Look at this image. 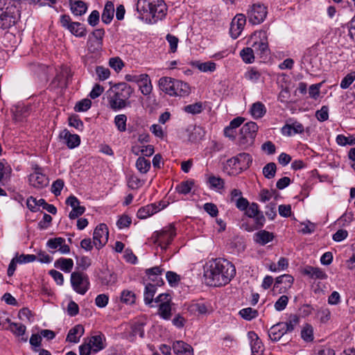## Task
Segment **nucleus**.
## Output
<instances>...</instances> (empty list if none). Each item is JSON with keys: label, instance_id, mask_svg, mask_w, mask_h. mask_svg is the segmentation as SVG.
Returning a JSON list of instances; mask_svg holds the SVG:
<instances>
[{"label": "nucleus", "instance_id": "1", "mask_svg": "<svg viewBox=\"0 0 355 355\" xmlns=\"http://www.w3.org/2000/svg\"><path fill=\"white\" fill-rule=\"evenodd\" d=\"M235 274L234 266L225 259L209 260L204 267L206 283L211 286H222L228 284Z\"/></svg>", "mask_w": 355, "mask_h": 355}, {"label": "nucleus", "instance_id": "2", "mask_svg": "<svg viewBox=\"0 0 355 355\" xmlns=\"http://www.w3.org/2000/svg\"><path fill=\"white\" fill-rule=\"evenodd\" d=\"M137 10L141 19L154 24L165 17L167 8L163 0H138Z\"/></svg>", "mask_w": 355, "mask_h": 355}, {"label": "nucleus", "instance_id": "3", "mask_svg": "<svg viewBox=\"0 0 355 355\" xmlns=\"http://www.w3.org/2000/svg\"><path fill=\"white\" fill-rule=\"evenodd\" d=\"M108 92L107 99L110 108L119 110L126 106V100L131 96L133 89L127 83H121L115 85Z\"/></svg>", "mask_w": 355, "mask_h": 355}, {"label": "nucleus", "instance_id": "4", "mask_svg": "<svg viewBox=\"0 0 355 355\" xmlns=\"http://www.w3.org/2000/svg\"><path fill=\"white\" fill-rule=\"evenodd\" d=\"M176 235L174 225L170 224L163 227L160 231H156L151 236L153 242L159 246L162 249H166L172 242Z\"/></svg>", "mask_w": 355, "mask_h": 355}, {"label": "nucleus", "instance_id": "5", "mask_svg": "<svg viewBox=\"0 0 355 355\" xmlns=\"http://www.w3.org/2000/svg\"><path fill=\"white\" fill-rule=\"evenodd\" d=\"M257 130L258 125L254 122L250 121L244 124L240 130L239 145L243 148L251 146L254 143Z\"/></svg>", "mask_w": 355, "mask_h": 355}, {"label": "nucleus", "instance_id": "6", "mask_svg": "<svg viewBox=\"0 0 355 355\" xmlns=\"http://www.w3.org/2000/svg\"><path fill=\"white\" fill-rule=\"evenodd\" d=\"M253 41L252 50L254 53L262 57L268 52V34L265 30H260L254 33L252 36Z\"/></svg>", "mask_w": 355, "mask_h": 355}, {"label": "nucleus", "instance_id": "7", "mask_svg": "<svg viewBox=\"0 0 355 355\" xmlns=\"http://www.w3.org/2000/svg\"><path fill=\"white\" fill-rule=\"evenodd\" d=\"M15 8L6 6L4 0H0V28L7 29L15 25L16 17L14 15Z\"/></svg>", "mask_w": 355, "mask_h": 355}, {"label": "nucleus", "instance_id": "8", "mask_svg": "<svg viewBox=\"0 0 355 355\" xmlns=\"http://www.w3.org/2000/svg\"><path fill=\"white\" fill-rule=\"evenodd\" d=\"M60 22L63 28L68 30L76 37H83L87 34V30L84 25L80 22L72 21L70 16L68 15H61Z\"/></svg>", "mask_w": 355, "mask_h": 355}, {"label": "nucleus", "instance_id": "9", "mask_svg": "<svg viewBox=\"0 0 355 355\" xmlns=\"http://www.w3.org/2000/svg\"><path fill=\"white\" fill-rule=\"evenodd\" d=\"M71 284L73 290L80 295H84L89 288V281L87 275L73 272L71 275Z\"/></svg>", "mask_w": 355, "mask_h": 355}, {"label": "nucleus", "instance_id": "10", "mask_svg": "<svg viewBox=\"0 0 355 355\" xmlns=\"http://www.w3.org/2000/svg\"><path fill=\"white\" fill-rule=\"evenodd\" d=\"M267 13L266 6L261 3H254L248 11L249 21L253 24H259L265 20Z\"/></svg>", "mask_w": 355, "mask_h": 355}, {"label": "nucleus", "instance_id": "11", "mask_svg": "<svg viewBox=\"0 0 355 355\" xmlns=\"http://www.w3.org/2000/svg\"><path fill=\"white\" fill-rule=\"evenodd\" d=\"M33 172L28 178L29 184L36 189H43L49 184V178L43 173V170L38 165L33 166Z\"/></svg>", "mask_w": 355, "mask_h": 355}, {"label": "nucleus", "instance_id": "12", "mask_svg": "<svg viewBox=\"0 0 355 355\" xmlns=\"http://www.w3.org/2000/svg\"><path fill=\"white\" fill-rule=\"evenodd\" d=\"M109 232L107 225L101 223L95 228L93 234V243L97 249L102 248L107 242Z\"/></svg>", "mask_w": 355, "mask_h": 355}, {"label": "nucleus", "instance_id": "13", "mask_svg": "<svg viewBox=\"0 0 355 355\" xmlns=\"http://www.w3.org/2000/svg\"><path fill=\"white\" fill-rule=\"evenodd\" d=\"M245 214L249 217L254 220L257 227L259 228L263 226L266 219L263 213L259 210V205L252 202L248 208L245 210Z\"/></svg>", "mask_w": 355, "mask_h": 355}, {"label": "nucleus", "instance_id": "14", "mask_svg": "<svg viewBox=\"0 0 355 355\" xmlns=\"http://www.w3.org/2000/svg\"><path fill=\"white\" fill-rule=\"evenodd\" d=\"M246 23V17L243 14L236 15L232 19L230 33L232 38L236 39L241 33Z\"/></svg>", "mask_w": 355, "mask_h": 355}, {"label": "nucleus", "instance_id": "15", "mask_svg": "<svg viewBox=\"0 0 355 355\" xmlns=\"http://www.w3.org/2000/svg\"><path fill=\"white\" fill-rule=\"evenodd\" d=\"M66 204L72 208V210L69 214L70 219H76L83 215L85 211V207L80 206L79 200L73 195L67 198Z\"/></svg>", "mask_w": 355, "mask_h": 355}, {"label": "nucleus", "instance_id": "16", "mask_svg": "<svg viewBox=\"0 0 355 355\" xmlns=\"http://www.w3.org/2000/svg\"><path fill=\"white\" fill-rule=\"evenodd\" d=\"M166 207L165 204L162 205V202H159L158 205L150 204L145 207H141L137 213V216L139 218L144 219L153 214L161 211Z\"/></svg>", "mask_w": 355, "mask_h": 355}, {"label": "nucleus", "instance_id": "17", "mask_svg": "<svg viewBox=\"0 0 355 355\" xmlns=\"http://www.w3.org/2000/svg\"><path fill=\"white\" fill-rule=\"evenodd\" d=\"M91 347L92 352H98L105 347V338L104 335L100 334L98 335L92 336L90 338L85 339Z\"/></svg>", "mask_w": 355, "mask_h": 355}, {"label": "nucleus", "instance_id": "18", "mask_svg": "<svg viewBox=\"0 0 355 355\" xmlns=\"http://www.w3.org/2000/svg\"><path fill=\"white\" fill-rule=\"evenodd\" d=\"M163 269L159 266H155L151 268L146 269V274L150 283L157 285L158 286H162L164 284L162 278Z\"/></svg>", "mask_w": 355, "mask_h": 355}, {"label": "nucleus", "instance_id": "19", "mask_svg": "<svg viewBox=\"0 0 355 355\" xmlns=\"http://www.w3.org/2000/svg\"><path fill=\"white\" fill-rule=\"evenodd\" d=\"M175 81L176 79L171 77H162L158 81L159 88L165 94L171 96L172 94H174L173 91H174Z\"/></svg>", "mask_w": 355, "mask_h": 355}, {"label": "nucleus", "instance_id": "20", "mask_svg": "<svg viewBox=\"0 0 355 355\" xmlns=\"http://www.w3.org/2000/svg\"><path fill=\"white\" fill-rule=\"evenodd\" d=\"M69 7L75 16H82L87 10L88 5L82 0H69Z\"/></svg>", "mask_w": 355, "mask_h": 355}, {"label": "nucleus", "instance_id": "21", "mask_svg": "<svg viewBox=\"0 0 355 355\" xmlns=\"http://www.w3.org/2000/svg\"><path fill=\"white\" fill-rule=\"evenodd\" d=\"M60 137L65 140V143L69 148H74L79 146L80 143V137L76 134H71L67 130L61 132Z\"/></svg>", "mask_w": 355, "mask_h": 355}, {"label": "nucleus", "instance_id": "22", "mask_svg": "<svg viewBox=\"0 0 355 355\" xmlns=\"http://www.w3.org/2000/svg\"><path fill=\"white\" fill-rule=\"evenodd\" d=\"M293 281V277L290 275H283L279 276L275 279L274 288H278L280 284H284L283 288H280L279 289L280 293H284L292 286Z\"/></svg>", "mask_w": 355, "mask_h": 355}, {"label": "nucleus", "instance_id": "23", "mask_svg": "<svg viewBox=\"0 0 355 355\" xmlns=\"http://www.w3.org/2000/svg\"><path fill=\"white\" fill-rule=\"evenodd\" d=\"M173 349L178 355H193L192 347L182 340L173 343Z\"/></svg>", "mask_w": 355, "mask_h": 355}, {"label": "nucleus", "instance_id": "24", "mask_svg": "<svg viewBox=\"0 0 355 355\" xmlns=\"http://www.w3.org/2000/svg\"><path fill=\"white\" fill-rule=\"evenodd\" d=\"M285 325L282 324V322H279L272 327L268 330V336L272 341L279 340L285 334H286V331L284 329Z\"/></svg>", "mask_w": 355, "mask_h": 355}, {"label": "nucleus", "instance_id": "25", "mask_svg": "<svg viewBox=\"0 0 355 355\" xmlns=\"http://www.w3.org/2000/svg\"><path fill=\"white\" fill-rule=\"evenodd\" d=\"M84 332L85 329L83 326L77 324L69 330L66 340L70 343H77L80 341V338L84 334Z\"/></svg>", "mask_w": 355, "mask_h": 355}, {"label": "nucleus", "instance_id": "26", "mask_svg": "<svg viewBox=\"0 0 355 355\" xmlns=\"http://www.w3.org/2000/svg\"><path fill=\"white\" fill-rule=\"evenodd\" d=\"M248 336L251 339V350L253 355H261L263 351V346L261 340L258 338L257 335L250 331Z\"/></svg>", "mask_w": 355, "mask_h": 355}, {"label": "nucleus", "instance_id": "27", "mask_svg": "<svg viewBox=\"0 0 355 355\" xmlns=\"http://www.w3.org/2000/svg\"><path fill=\"white\" fill-rule=\"evenodd\" d=\"M157 285L152 283H148L145 287L144 293V298L146 304L149 305L150 307H155V306L153 304L155 301L154 295L157 291Z\"/></svg>", "mask_w": 355, "mask_h": 355}, {"label": "nucleus", "instance_id": "28", "mask_svg": "<svg viewBox=\"0 0 355 355\" xmlns=\"http://www.w3.org/2000/svg\"><path fill=\"white\" fill-rule=\"evenodd\" d=\"M9 326L6 328L7 329L10 330L13 334H15L16 336H21V340L23 342L27 341V338L24 337V335L26 332V327L25 325L21 324V323H17V322H12L10 320V322H8Z\"/></svg>", "mask_w": 355, "mask_h": 355}, {"label": "nucleus", "instance_id": "29", "mask_svg": "<svg viewBox=\"0 0 355 355\" xmlns=\"http://www.w3.org/2000/svg\"><path fill=\"white\" fill-rule=\"evenodd\" d=\"M174 83V91H173L174 94H171L172 96H186L189 94L190 87L187 83L179 80H176Z\"/></svg>", "mask_w": 355, "mask_h": 355}, {"label": "nucleus", "instance_id": "30", "mask_svg": "<svg viewBox=\"0 0 355 355\" xmlns=\"http://www.w3.org/2000/svg\"><path fill=\"white\" fill-rule=\"evenodd\" d=\"M304 274L312 279H325L327 275L321 268L313 266H306L304 269Z\"/></svg>", "mask_w": 355, "mask_h": 355}, {"label": "nucleus", "instance_id": "31", "mask_svg": "<svg viewBox=\"0 0 355 355\" xmlns=\"http://www.w3.org/2000/svg\"><path fill=\"white\" fill-rule=\"evenodd\" d=\"M250 112L254 119H261L266 114V107L263 103L260 101H257L251 105Z\"/></svg>", "mask_w": 355, "mask_h": 355}, {"label": "nucleus", "instance_id": "32", "mask_svg": "<svg viewBox=\"0 0 355 355\" xmlns=\"http://www.w3.org/2000/svg\"><path fill=\"white\" fill-rule=\"evenodd\" d=\"M236 157L238 161L239 171H241L249 168L252 162V158L248 153H239Z\"/></svg>", "mask_w": 355, "mask_h": 355}, {"label": "nucleus", "instance_id": "33", "mask_svg": "<svg viewBox=\"0 0 355 355\" xmlns=\"http://www.w3.org/2000/svg\"><path fill=\"white\" fill-rule=\"evenodd\" d=\"M114 13V6L112 1H107L103 9L101 19L103 22L107 24H110L113 19Z\"/></svg>", "mask_w": 355, "mask_h": 355}, {"label": "nucleus", "instance_id": "34", "mask_svg": "<svg viewBox=\"0 0 355 355\" xmlns=\"http://www.w3.org/2000/svg\"><path fill=\"white\" fill-rule=\"evenodd\" d=\"M273 238V234L266 230H261L254 234V241L262 245L272 241Z\"/></svg>", "mask_w": 355, "mask_h": 355}, {"label": "nucleus", "instance_id": "35", "mask_svg": "<svg viewBox=\"0 0 355 355\" xmlns=\"http://www.w3.org/2000/svg\"><path fill=\"white\" fill-rule=\"evenodd\" d=\"M54 266L64 272H69L73 268V261L71 259L60 258L55 261Z\"/></svg>", "mask_w": 355, "mask_h": 355}, {"label": "nucleus", "instance_id": "36", "mask_svg": "<svg viewBox=\"0 0 355 355\" xmlns=\"http://www.w3.org/2000/svg\"><path fill=\"white\" fill-rule=\"evenodd\" d=\"M189 311L196 315H205L209 313V307L202 302L192 303L189 306Z\"/></svg>", "mask_w": 355, "mask_h": 355}, {"label": "nucleus", "instance_id": "37", "mask_svg": "<svg viewBox=\"0 0 355 355\" xmlns=\"http://www.w3.org/2000/svg\"><path fill=\"white\" fill-rule=\"evenodd\" d=\"M141 80L139 82V87L141 92L144 96L149 95L153 89V85L151 84V80L148 74L146 73L144 76H142Z\"/></svg>", "mask_w": 355, "mask_h": 355}, {"label": "nucleus", "instance_id": "38", "mask_svg": "<svg viewBox=\"0 0 355 355\" xmlns=\"http://www.w3.org/2000/svg\"><path fill=\"white\" fill-rule=\"evenodd\" d=\"M158 307V314L159 316L164 320H169L171 317V303L166 304H157L155 305Z\"/></svg>", "mask_w": 355, "mask_h": 355}, {"label": "nucleus", "instance_id": "39", "mask_svg": "<svg viewBox=\"0 0 355 355\" xmlns=\"http://www.w3.org/2000/svg\"><path fill=\"white\" fill-rule=\"evenodd\" d=\"M196 68L202 72H214L216 69V64L212 61L205 62H196L195 64Z\"/></svg>", "mask_w": 355, "mask_h": 355}, {"label": "nucleus", "instance_id": "40", "mask_svg": "<svg viewBox=\"0 0 355 355\" xmlns=\"http://www.w3.org/2000/svg\"><path fill=\"white\" fill-rule=\"evenodd\" d=\"M136 167L141 173H146L150 168V162L144 157H139L136 161Z\"/></svg>", "mask_w": 355, "mask_h": 355}, {"label": "nucleus", "instance_id": "41", "mask_svg": "<svg viewBox=\"0 0 355 355\" xmlns=\"http://www.w3.org/2000/svg\"><path fill=\"white\" fill-rule=\"evenodd\" d=\"M301 337L306 342H311L313 340V329L309 324H306L301 331Z\"/></svg>", "mask_w": 355, "mask_h": 355}, {"label": "nucleus", "instance_id": "42", "mask_svg": "<svg viewBox=\"0 0 355 355\" xmlns=\"http://www.w3.org/2000/svg\"><path fill=\"white\" fill-rule=\"evenodd\" d=\"M254 52L252 48L247 47L242 49L240 55L245 63H252L254 60Z\"/></svg>", "mask_w": 355, "mask_h": 355}, {"label": "nucleus", "instance_id": "43", "mask_svg": "<svg viewBox=\"0 0 355 355\" xmlns=\"http://www.w3.org/2000/svg\"><path fill=\"white\" fill-rule=\"evenodd\" d=\"M277 166L275 163L270 162L263 168V174L265 178L272 179L275 176Z\"/></svg>", "mask_w": 355, "mask_h": 355}, {"label": "nucleus", "instance_id": "44", "mask_svg": "<svg viewBox=\"0 0 355 355\" xmlns=\"http://www.w3.org/2000/svg\"><path fill=\"white\" fill-rule=\"evenodd\" d=\"M98 79L100 81H104L109 78L110 71L108 68L103 66H97L95 69Z\"/></svg>", "mask_w": 355, "mask_h": 355}, {"label": "nucleus", "instance_id": "45", "mask_svg": "<svg viewBox=\"0 0 355 355\" xmlns=\"http://www.w3.org/2000/svg\"><path fill=\"white\" fill-rule=\"evenodd\" d=\"M127 116L125 114L116 115L114 118V123L117 129L120 132L126 130Z\"/></svg>", "mask_w": 355, "mask_h": 355}, {"label": "nucleus", "instance_id": "46", "mask_svg": "<svg viewBox=\"0 0 355 355\" xmlns=\"http://www.w3.org/2000/svg\"><path fill=\"white\" fill-rule=\"evenodd\" d=\"M101 47L102 42L89 37L87 41V49L89 52L92 53H97L101 51Z\"/></svg>", "mask_w": 355, "mask_h": 355}, {"label": "nucleus", "instance_id": "47", "mask_svg": "<svg viewBox=\"0 0 355 355\" xmlns=\"http://www.w3.org/2000/svg\"><path fill=\"white\" fill-rule=\"evenodd\" d=\"M241 316L247 320H251L258 315V311L250 307L243 309L239 311Z\"/></svg>", "mask_w": 355, "mask_h": 355}, {"label": "nucleus", "instance_id": "48", "mask_svg": "<svg viewBox=\"0 0 355 355\" xmlns=\"http://www.w3.org/2000/svg\"><path fill=\"white\" fill-rule=\"evenodd\" d=\"M208 182L210 184L211 188L220 190L224 187V181L219 177L211 175L208 178Z\"/></svg>", "mask_w": 355, "mask_h": 355}, {"label": "nucleus", "instance_id": "49", "mask_svg": "<svg viewBox=\"0 0 355 355\" xmlns=\"http://www.w3.org/2000/svg\"><path fill=\"white\" fill-rule=\"evenodd\" d=\"M144 324L143 322H135L132 324L131 329V337H135L139 335V337L144 338Z\"/></svg>", "mask_w": 355, "mask_h": 355}, {"label": "nucleus", "instance_id": "50", "mask_svg": "<svg viewBox=\"0 0 355 355\" xmlns=\"http://www.w3.org/2000/svg\"><path fill=\"white\" fill-rule=\"evenodd\" d=\"M92 105V102L89 99H83L76 104L74 110L76 112H85L88 110Z\"/></svg>", "mask_w": 355, "mask_h": 355}, {"label": "nucleus", "instance_id": "51", "mask_svg": "<svg viewBox=\"0 0 355 355\" xmlns=\"http://www.w3.org/2000/svg\"><path fill=\"white\" fill-rule=\"evenodd\" d=\"M193 185V182L192 181H185L180 183L179 185L177 186L176 190L180 193L182 194H187L189 193Z\"/></svg>", "mask_w": 355, "mask_h": 355}, {"label": "nucleus", "instance_id": "52", "mask_svg": "<svg viewBox=\"0 0 355 355\" xmlns=\"http://www.w3.org/2000/svg\"><path fill=\"white\" fill-rule=\"evenodd\" d=\"M336 142L340 146H345L347 144L354 145L355 138L352 136L347 137L343 135H338L336 137Z\"/></svg>", "mask_w": 355, "mask_h": 355}, {"label": "nucleus", "instance_id": "53", "mask_svg": "<svg viewBox=\"0 0 355 355\" xmlns=\"http://www.w3.org/2000/svg\"><path fill=\"white\" fill-rule=\"evenodd\" d=\"M184 111L187 113L193 114H199L202 110V105L201 103H196L193 104L188 105L184 107Z\"/></svg>", "mask_w": 355, "mask_h": 355}, {"label": "nucleus", "instance_id": "54", "mask_svg": "<svg viewBox=\"0 0 355 355\" xmlns=\"http://www.w3.org/2000/svg\"><path fill=\"white\" fill-rule=\"evenodd\" d=\"M64 185V181L61 179H58L53 182L51 191L55 196H58L60 195L61 191L63 189Z\"/></svg>", "mask_w": 355, "mask_h": 355}, {"label": "nucleus", "instance_id": "55", "mask_svg": "<svg viewBox=\"0 0 355 355\" xmlns=\"http://www.w3.org/2000/svg\"><path fill=\"white\" fill-rule=\"evenodd\" d=\"M355 80V71L351 72L345 76L340 82L342 89L348 88Z\"/></svg>", "mask_w": 355, "mask_h": 355}, {"label": "nucleus", "instance_id": "56", "mask_svg": "<svg viewBox=\"0 0 355 355\" xmlns=\"http://www.w3.org/2000/svg\"><path fill=\"white\" fill-rule=\"evenodd\" d=\"M288 297L286 295H282L275 303V309L277 311L284 310L288 304Z\"/></svg>", "mask_w": 355, "mask_h": 355}, {"label": "nucleus", "instance_id": "57", "mask_svg": "<svg viewBox=\"0 0 355 355\" xmlns=\"http://www.w3.org/2000/svg\"><path fill=\"white\" fill-rule=\"evenodd\" d=\"M29 343L32 346L33 350L34 352H38L39 351L38 347H40L41 346V343H42L41 336L37 334H32V336H31Z\"/></svg>", "mask_w": 355, "mask_h": 355}, {"label": "nucleus", "instance_id": "58", "mask_svg": "<svg viewBox=\"0 0 355 355\" xmlns=\"http://www.w3.org/2000/svg\"><path fill=\"white\" fill-rule=\"evenodd\" d=\"M298 323L299 318L295 315L291 316L288 322H282V324L285 325L284 329H286V332L292 331Z\"/></svg>", "mask_w": 355, "mask_h": 355}, {"label": "nucleus", "instance_id": "59", "mask_svg": "<svg viewBox=\"0 0 355 355\" xmlns=\"http://www.w3.org/2000/svg\"><path fill=\"white\" fill-rule=\"evenodd\" d=\"M109 65L116 71H121L124 66L121 59L118 57L110 58L109 60Z\"/></svg>", "mask_w": 355, "mask_h": 355}, {"label": "nucleus", "instance_id": "60", "mask_svg": "<svg viewBox=\"0 0 355 355\" xmlns=\"http://www.w3.org/2000/svg\"><path fill=\"white\" fill-rule=\"evenodd\" d=\"M315 116L321 122L327 121L329 118L328 107L326 105L322 106L320 110L316 112Z\"/></svg>", "mask_w": 355, "mask_h": 355}, {"label": "nucleus", "instance_id": "61", "mask_svg": "<svg viewBox=\"0 0 355 355\" xmlns=\"http://www.w3.org/2000/svg\"><path fill=\"white\" fill-rule=\"evenodd\" d=\"M245 78L252 82L257 81L261 77V73L256 69L252 68L245 74Z\"/></svg>", "mask_w": 355, "mask_h": 355}, {"label": "nucleus", "instance_id": "62", "mask_svg": "<svg viewBox=\"0 0 355 355\" xmlns=\"http://www.w3.org/2000/svg\"><path fill=\"white\" fill-rule=\"evenodd\" d=\"M65 242V240L62 237H57L54 239H51L47 241V246L50 249L55 250L58 248H60V245Z\"/></svg>", "mask_w": 355, "mask_h": 355}, {"label": "nucleus", "instance_id": "63", "mask_svg": "<svg viewBox=\"0 0 355 355\" xmlns=\"http://www.w3.org/2000/svg\"><path fill=\"white\" fill-rule=\"evenodd\" d=\"M132 223V219L128 215L121 216L117 220L116 225L119 229L128 227Z\"/></svg>", "mask_w": 355, "mask_h": 355}, {"label": "nucleus", "instance_id": "64", "mask_svg": "<svg viewBox=\"0 0 355 355\" xmlns=\"http://www.w3.org/2000/svg\"><path fill=\"white\" fill-rule=\"evenodd\" d=\"M135 295L130 291H123L121 293V300L128 304H132L135 302Z\"/></svg>", "mask_w": 355, "mask_h": 355}]
</instances>
